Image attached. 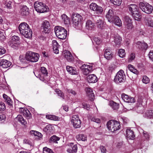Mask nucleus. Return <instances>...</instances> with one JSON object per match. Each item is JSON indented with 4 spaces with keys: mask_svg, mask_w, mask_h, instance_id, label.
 <instances>
[{
    "mask_svg": "<svg viewBox=\"0 0 153 153\" xmlns=\"http://www.w3.org/2000/svg\"><path fill=\"white\" fill-rule=\"evenodd\" d=\"M19 30L20 33L27 38L31 37L32 31L30 28L29 25L25 22L21 23L19 26Z\"/></svg>",
    "mask_w": 153,
    "mask_h": 153,
    "instance_id": "nucleus-1",
    "label": "nucleus"
},
{
    "mask_svg": "<svg viewBox=\"0 0 153 153\" xmlns=\"http://www.w3.org/2000/svg\"><path fill=\"white\" fill-rule=\"evenodd\" d=\"M129 12L134 19L137 21H140L141 19L142 16L139 11L138 7L135 4H131L128 6Z\"/></svg>",
    "mask_w": 153,
    "mask_h": 153,
    "instance_id": "nucleus-2",
    "label": "nucleus"
},
{
    "mask_svg": "<svg viewBox=\"0 0 153 153\" xmlns=\"http://www.w3.org/2000/svg\"><path fill=\"white\" fill-rule=\"evenodd\" d=\"M54 31L56 36L59 39H66L67 35V31L59 26L55 27Z\"/></svg>",
    "mask_w": 153,
    "mask_h": 153,
    "instance_id": "nucleus-3",
    "label": "nucleus"
},
{
    "mask_svg": "<svg viewBox=\"0 0 153 153\" xmlns=\"http://www.w3.org/2000/svg\"><path fill=\"white\" fill-rule=\"evenodd\" d=\"M107 126L109 130L112 132L119 130L120 128V123L114 120H111L108 122Z\"/></svg>",
    "mask_w": 153,
    "mask_h": 153,
    "instance_id": "nucleus-4",
    "label": "nucleus"
},
{
    "mask_svg": "<svg viewBox=\"0 0 153 153\" xmlns=\"http://www.w3.org/2000/svg\"><path fill=\"white\" fill-rule=\"evenodd\" d=\"M34 7L37 12L41 13L47 12L49 10L48 7L45 4L38 1L34 3Z\"/></svg>",
    "mask_w": 153,
    "mask_h": 153,
    "instance_id": "nucleus-5",
    "label": "nucleus"
},
{
    "mask_svg": "<svg viewBox=\"0 0 153 153\" xmlns=\"http://www.w3.org/2000/svg\"><path fill=\"white\" fill-rule=\"evenodd\" d=\"M73 26L76 28L81 25L82 17L79 14L76 13H73L71 16Z\"/></svg>",
    "mask_w": 153,
    "mask_h": 153,
    "instance_id": "nucleus-6",
    "label": "nucleus"
},
{
    "mask_svg": "<svg viewBox=\"0 0 153 153\" xmlns=\"http://www.w3.org/2000/svg\"><path fill=\"white\" fill-rule=\"evenodd\" d=\"M39 54L30 51L27 52L25 56V59L32 62H35L39 59Z\"/></svg>",
    "mask_w": 153,
    "mask_h": 153,
    "instance_id": "nucleus-7",
    "label": "nucleus"
},
{
    "mask_svg": "<svg viewBox=\"0 0 153 153\" xmlns=\"http://www.w3.org/2000/svg\"><path fill=\"white\" fill-rule=\"evenodd\" d=\"M139 8L143 12L148 14L151 13L153 8L152 5L146 2H140L139 4Z\"/></svg>",
    "mask_w": 153,
    "mask_h": 153,
    "instance_id": "nucleus-8",
    "label": "nucleus"
},
{
    "mask_svg": "<svg viewBox=\"0 0 153 153\" xmlns=\"http://www.w3.org/2000/svg\"><path fill=\"white\" fill-rule=\"evenodd\" d=\"M126 79V75L123 70H120L117 73L114 79V81L116 83L124 82Z\"/></svg>",
    "mask_w": 153,
    "mask_h": 153,
    "instance_id": "nucleus-9",
    "label": "nucleus"
},
{
    "mask_svg": "<svg viewBox=\"0 0 153 153\" xmlns=\"http://www.w3.org/2000/svg\"><path fill=\"white\" fill-rule=\"evenodd\" d=\"M71 122L75 128H77L81 127V122L77 115L73 116Z\"/></svg>",
    "mask_w": 153,
    "mask_h": 153,
    "instance_id": "nucleus-10",
    "label": "nucleus"
},
{
    "mask_svg": "<svg viewBox=\"0 0 153 153\" xmlns=\"http://www.w3.org/2000/svg\"><path fill=\"white\" fill-rule=\"evenodd\" d=\"M90 9L96 12L97 13L101 14L103 11L102 8L98 5L94 3H91L89 6Z\"/></svg>",
    "mask_w": 153,
    "mask_h": 153,
    "instance_id": "nucleus-11",
    "label": "nucleus"
},
{
    "mask_svg": "<svg viewBox=\"0 0 153 153\" xmlns=\"http://www.w3.org/2000/svg\"><path fill=\"white\" fill-rule=\"evenodd\" d=\"M83 74L87 75L92 71V66L88 65H83L80 67Z\"/></svg>",
    "mask_w": 153,
    "mask_h": 153,
    "instance_id": "nucleus-12",
    "label": "nucleus"
},
{
    "mask_svg": "<svg viewBox=\"0 0 153 153\" xmlns=\"http://www.w3.org/2000/svg\"><path fill=\"white\" fill-rule=\"evenodd\" d=\"M19 38L16 36H14L12 37L11 39L9 42V45L13 48H16L17 47V42L19 41Z\"/></svg>",
    "mask_w": 153,
    "mask_h": 153,
    "instance_id": "nucleus-13",
    "label": "nucleus"
},
{
    "mask_svg": "<svg viewBox=\"0 0 153 153\" xmlns=\"http://www.w3.org/2000/svg\"><path fill=\"white\" fill-rule=\"evenodd\" d=\"M124 24L125 27L127 29L130 30L133 28L132 20L129 16L125 17Z\"/></svg>",
    "mask_w": 153,
    "mask_h": 153,
    "instance_id": "nucleus-14",
    "label": "nucleus"
},
{
    "mask_svg": "<svg viewBox=\"0 0 153 153\" xmlns=\"http://www.w3.org/2000/svg\"><path fill=\"white\" fill-rule=\"evenodd\" d=\"M96 25L97 27L100 29H103L105 27V23L102 19L98 17L96 22Z\"/></svg>",
    "mask_w": 153,
    "mask_h": 153,
    "instance_id": "nucleus-15",
    "label": "nucleus"
},
{
    "mask_svg": "<svg viewBox=\"0 0 153 153\" xmlns=\"http://www.w3.org/2000/svg\"><path fill=\"white\" fill-rule=\"evenodd\" d=\"M121 98L126 102L133 103L135 102V99L134 98L129 97L128 95L125 94H122Z\"/></svg>",
    "mask_w": 153,
    "mask_h": 153,
    "instance_id": "nucleus-16",
    "label": "nucleus"
},
{
    "mask_svg": "<svg viewBox=\"0 0 153 153\" xmlns=\"http://www.w3.org/2000/svg\"><path fill=\"white\" fill-rule=\"evenodd\" d=\"M11 62L8 60L4 59H0V66L4 68H7L11 65Z\"/></svg>",
    "mask_w": 153,
    "mask_h": 153,
    "instance_id": "nucleus-17",
    "label": "nucleus"
},
{
    "mask_svg": "<svg viewBox=\"0 0 153 153\" xmlns=\"http://www.w3.org/2000/svg\"><path fill=\"white\" fill-rule=\"evenodd\" d=\"M63 55L69 62H71L73 60V57L69 51L66 50L64 51L63 52Z\"/></svg>",
    "mask_w": 153,
    "mask_h": 153,
    "instance_id": "nucleus-18",
    "label": "nucleus"
},
{
    "mask_svg": "<svg viewBox=\"0 0 153 153\" xmlns=\"http://www.w3.org/2000/svg\"><path fill=\"white\" fill-rule=\"evenodd\" d=\"M43 29V31L45 33H49L50 31V25L49 22L47 21H44L42 24Z\"/></svg>",
    "mask_w": 153,
    "mask_h": 153,
    "instance_id": "nucleus-19",
    "label": "nucleus"
},
{
    "mask_svg": "<svg viewBox=\"0 0 153 153\" xmlns=\"http://www.w3.org/2000/svg\"><path fill=\"white\" fill-rule=\"evenodd\" d=\"M106 16L108 19V21L110 22H111L113 21L114 19L116 16H114L112 10L111 9L109 10Z\"/></svg>",
    "mask_w": 153,
    "mask_h": 153,
    "instance_id": "nucleus-20",
    "label": "nucleus"
},
{
    "mask_svg": "<svg viewBox=\"0 0 153 153\" xmlns=\"http://www.w3.org/2000/svg\"><path fill=\"white\" fill-rule=\"evenodd\" d=\"M113 55L111 48H109L105 49L104 56L107 59L109 60L111 59L113 56Z\"/></svg>",
    "mask_w": 153,
    "mask_h": 153,
    "instance_id": "nucleus-21",
    "label": "nucleus"
},
{
    "mask_svg": "<svg viewBox=\"0 0 153 153\" xmlns=\"http://www.w3.org/2000/svg\"><path fill=\"white\" fill-rule=\"evenodd\" d=\"M85 90L89 100H93L94 98V95L92 90L90 88H85Z\"/></svg>",
    "mask_w": 153,
    "mask_h": 153,
    "instance_id": "nucleus-22",
    "label": "nucleus"
},
{
    "mask_svg": "<svg viewBox=\"0 0 153 153\" xmlns=\"http://www.w3.org/2000/svg\"><path fill=\"white\" fill-rule=\"evenodd\" d=\"M136 45L137 47L141 50H146L148 47L147 44L144 42L138 41L137 42Z\"/></svg>",
    "mask_w": 153,
    "mask_h": 153,
    "instance_id": "nucleus-23",
    "label": "nucleus"
},
{
    "mask_svg": "<svg viewBox=\"0 0 153 153\" xmlns=\"http://www.w3.org/2000/svg\"><path fill=\"white\" fill-rule=\"evenodd\" d=\"M87 80L89 83H95L97 81V77L94 74L89 75L87 77Z\"/></svg>",
    "mask_w": 153,
    "mask_h": 153,
    "instance_id": "nucleus-24",
    "label": "nucleus"
},
{
    "mask_svg": "<svg viewBox=\"0 0 153 153\" xmlns=\"http://www.w3.org/2000/svg\"><path fill=\"white\" fill-rule=\"evenodd\" d=\"M52 46L54 53L56 54L58 53V48H59V45L56 40H53L52 41Z\"/></svg>",
    "mask_w": 153,
    "mask_h": 153,
    "instance_id": "nucleus-25",
    "label": "nucleus"
},
{
    "mask_svg": "<svg viewBox=\"0 0 153 153\" xmlns=\"http://www.w3.org/2000/svg\"><path fill=\"white\" fill-rule=\"evenodd\" d=\"M66 69L67 71L71 74L76 75L78 74L77 70L72 66H67Z\"/></svg>",
    "mask_w": 153,
    "mask_h": 153,
    "instance_id": "nucleus-26",
    "label": "nucleus"
},
{
    "mask_svg": "<svg viewBox=\"0 0 153 153\" xmlns=\"http://www.w3.org/2000/svg\"><path fill=\"white\" fill-rule=\"evenodd\" d=\"M126 137L129 139H133L135 137L133 131L130 129H128L126 130Z\"/></svg>",
    "mask_w": 153,
    "mask_h": 153,
    "instance_id": "nucleus-27",
    "label": "nucleus"
},
{
    "mask_svg": "<svg viewBox=\"0 0 153 153\" xmlns=\"http://www.w3.org/2000/svg\"><path fill=\"white\" fill-rule=\"evenodd\" d=\"M61 18L65 25H68L70 24V19L65 14H62L61 16Z\"/></svg>",
    "mask_w": 153,
    "mask_h": 153,
    "instance_id": "nucleus-28",
    "label": "nucleus"
},
{
    "mask_svg": "<svg viewBox=\"0 0 153 153\" xmlns=\"http://www.w3.org/2000/svg\"><path fill=\"white\" fill-rule=\"evenodd\" d=\"M94 26V23L90 20H88L86 22L85 27L88 30H91Z\"/></svg>",
    "mask_w": 153,
    "mask_h": 153,
    "instance_id": "nucleus-29",
    "label": "nucleus"
},
{
    "mask_svg": "<svg viewBox=\"0 0 153 153\" xmlns=\"http://www.w3.org/2000/svg\"><path fill=\"white\" fill-rule=\"evenodd\" d=\"M122 39L119 36L116 35L114 37V42L116 46H119L121 44Z\"/></svg>",
    "mask_w": 153,
    "mask_h": 153,
    "instance_id": "nucleus-30",
    "label": "nucleus"
},
{
    "mask_svg": "<svg viewBox=\"0 0 153 153\" xmlns=\"http://www.w3.org/2000/svg\"><path fill=\"white\" fill-rule=\"evenodd\" d=\"M144 21L146 24L148 26L153 27V20L150 17H146L144 19Z\"/></svg>",
    "mask_w": 153,
    "mask_h": 153,
    "instance_id": "nucleus-31",
    "label": "nucleus"
},
{
    "mask_svg": "<svg viewBox=\"0 0 153 153\" xmlns=\"http://www.w3.org/2000/svg\"><path fill=\"white\" fill-rule=\"evenodd\" d=\"M111 23H114L115 25L119 27H120L122 25L121 20L117 16L115 17L113 21Z\"/></svg>",
    "mask_w": 153,
    "mask_h": 153,
    "instance_id": "nucleus-32",
    "label": "nucleus"
},
{
    "mask_svg": "<svg viewBox=\"0 0 153 153\" xmlns=\"http://www.w3.org/2000/svg\"><path fill=\"white\" fill-rule=\"evenodd\" d=\"M20 12L23 15H27L29 14L28 8L26 6H23L21 9Z\"/></svg>",
    "mask_w": 153,
    "mask_h": 153,
    "instance_id": "nucleus-33",
    "label": "nucleus"
},
{
    "mask_svg": "<svg viewBox=\"0 0 153 153\" xmlns=\"http://www.w3.org/2000/svg\"><path fill=\"white\" fill-rule=\"evenodd\" d=\"M76 138L78 141H85L87 140V137L83 134H79L76 136Z\"/></svg>",
    "mask_w": 153,
    "mask_h": 153,
    "instance_id": "nucleus-34",
    "label": "nucleus"
},
{
    "mask_svg": "<svg viewBox=\"0 0 153 153\" xmlns=\"http://www.w3.org/2000/svg\"><path fill=\"white\" fill-rule=\"evenodd\" d=\"M128 68L131 72L136 74H139L138 71L131 65H128Z\"/></svg>",
    "mask_w": 153,
    "mask_h": 153,
    "instance_id": "nucleus-35",
    "label": "nucleus"
},
{
    "mask_svg": "<svg viewBox=\"0 0 153 153\" xmlns=\"http://www.w3.org/2000/svg\"><path fill=\"white\" fill-rule=\"evenodd\" d=\"M60 139V138L56 136V135H54L52 136L49 139V142L50 143H57V141H59Z\"/></svg>",
    "mask_w": 153,
    "mask_h": 153,
    "instance_id": "nucleus-36",
    "label": "nucleus"
},
{
    "mask_svg": "<svg viewBox=\"0 0 153 153\" xmlns=\"http://www.w3.org/2000/svg\"><path fill=\"white\" fill-rule=\"evenodd\" d=\"M109 105L114 110H117L119 108V104L114 101H110L109 102Z\"/></svg>",
    "mask_w": 153,
    "mask_h": 153,
    "instance_id": "nucleus-37",
    "label": "nucleus"
},
{
    "mask_svg": "<svg viewBox=\"0 0 153 153\" xmlns=\"http://www.w3.org/2000/svg\"><path fill=\"white\" fill-rule=\"evenodd\" d=\"M16 119L22 125H25L27 124L26 121L24 119L21 115H18L16 117Z\"/></svg>",
    "mask_w": 153,
    "mask_h": 153,
    "instance_id": "nucleus-38",
    "label": "nucleus"
},
{
    "mask_svg": "<svg viewBox=\"0 0 153 153\" xmlns=\"http://www.w3.org/2000/svg\"><path fill=\"white\" fill-rule=\"evenodd\" d=\"M145 117L149 119H153V111H146L145 114Z\"/></svg>",
    "mask_w": 153,
    "mask_h": 153,
    "instance_id": "nucleus-39",
    "label": "nucleus"
},
{
    "mask_svg": "<svg viewBox=\"0 0 153 153\" xmlns=\"http://www.w3.org/2000/svg\"><path fill=\"white\" fill-rule=\"evenodd\" d=\"M46 118L48 119L55 121L58 120L60 119L59 117L54 115L48 114L46 115Z\"/></svg>",
    "mask_w": 153,
    "mask_h": 153,
    "instance_id": "nucleus-40",
    "label": "nucleus"
},
{
    "mask_svg": "<svg viewBox=\"0 0 153 153\" xmlns=\"http://www.w3.org/2000/svg\"><path fill=\"white\" fill-rule=\"evenodd\" d=\"M23 115L27 119H30L32 117L29 111L27 109H26V111H25V112H24Z\"/></svg>",
    "mask_w": 153,
    "mask_h": 153,
    "instance_id": "nucleus-41",
    "label": "nucleus"
},
{
    "mask_svg": "<svg viewBox=\"0 0 153 153\" xmlns=\"http://www.w3.org/2000/svg\"><path fill=\"white\" fill-rule=\"evenodd\" d=\"M77 145H74L72 149H68L67 150V152L70 153H76L77 151Z\"/></svg>",
    "mask_w": 153,
    "mask_h": 153,
    "instance_id": "nucleus-42",
    "label": "nucleus"
},
{
    "mask_svg": "<svg viewBox=\"0 0 153 153\" xmlns=\"http://www.w3.org/2000/svg\"><path fill=\"white\" fill-rule=\"evenodd\" d=\"M126 53L124 49H120L119 51V55L121 58H123L125 56Z\"/></svg>",
    "mask_w": 153,
    "mask_h": 153,
    "instance_id": "nucleus-43",
    "label": "nucleus"
},
{
    "mask_svg": "<svg viewBox=\"0 0 153 153\" xmlns=\"http://www.w3.org/2000/svg\"><path fill=\"white\" fill-rule=\"evenodd\" d=\"M55 91L58 94V95L62 98L63 99H64L65 96L63 92H62L61 90L59 89H56Z\"/></svg>",
    "mask_w": 153,
    "mask_h": 153,
    "instance_id": "nucleus-44",
    "label": "nucleus"
},
{
    "mask_svg": "<svg viewBox=\"0 0 153 153\" xmlns=\"http://www.w3.org/2000/svg\"><path fill=\"white\" fill-rule=\"evenodd\" d=\"M30 133L31 134H33L35 136H37L39 137H40L42 136V134L41 133L34 130L30 131Z\"/></svg>",
    "mask_w": 153,
    "mask_h": 153,
    "instance_id": "nucleus-45",
    "label": "nucleus"
},
{
    "mask_svg": "<svg viewBox=\"0 0 153 153\" xmlns=\"http://www.w3.org/2000/svg\"><path fill=\"white\" fill-rule=\"evenodd\" d=\"M43 153H53L52 150L47 147H44L43 149Z\"/></svg>",
    "mask_w": 153,
    "mask_h": 153,
    "instance_id": "nucleus-46",
    "label": "nucleus"
},
{
    "mask_svg": "<svg viewBox=\"0 0 153 153\" xmlns=\"http://www.w3.org/2000/svg\"><path fill=\"white\" fill-rule=\"evenodd\" d=\"M114 5H120L121 3V0H110Z\"/></svg>",
    "mask_w": 153,
    "mask_h": 153,
    "instance_id": "nucleus-47",
    "label": "nucleus"
},
{
    "mask_svg": "<svg viewBox=\"0 0 153 153\" xmlns=\"http://www.w3.org/2000/svg\"><path fill=\"white\" fill-rule=\"evenodd\" d=\"M143 82L146 84L150 82L149 79L146 76H143L142 79Z\"/></svg>",
    "mask_w": 153,
    "mask_h": 153,
    "instance_id": "nucleus-48",
    "label": "nucleus"
},
{
    "mask_svg": "<svg viewBox=\"0 0 153 153\" xmlns=\"http://www.w3.org/2000/svg\"><path fill=\"white\" fill-rule=\"evenodd\" d=\"M44 130L47 132H51V130H52V127L51 125H48L44 128Z\"/></svg>",
    "mask_w": 153,
    "mask_h": 153,
    "instance_id": "nucleus-49",
    "label": "nucleus"
},
{
    "mask_svg": "<svg viewBox=\"0 0 153 153\" xmlns=\"http://www.w3.org/2000/svg\"><path fill=\"white\" fill-rule=\"evenodd\" d=\"M143 99L141 97H139L137 101V105L138 107L143 105Z\"/></svg>",
    "mask_w": 153,
    "mask_h": 153,
    "instance_id": "nucleus-50",
    "label": "nucleus"
},
{
    "mask_svg": "<svg viewBox=\"0 0 153 153\" xmlns=\"http://www.w3.org/2000/svg\"><path fill=\"white\" fill-rule=\"evenodd\" d=\"M40 71L42 74L45 76H47L48 74L47 70L45 67H42L40 69Z\"/></svg>",
    "mask_w": 153,
    "mask_h": 153,
    "instance_id": "nucleus-51",
    "label": "nucleus"
},
{
    "mask_svg": "<svg viewBox=\"0 0 153 153\" xmlns=\"http://www.w3.org/2000/svg\"><path fill=\"white\" fill-rule=\"evenodd\" d=\"M95 43L97 45H100L101 42V40L99 38L97 37H95L93 39Z\"/></svg>",
    "mask_w": 153,
    "mask_h": 153,
    "instance_id": "nucleus-52",
    "label": "nucleus"
},
{
    "mask_svg": "<svg viewBox=\"0 0 153 153\" xmlns=\"http://www.w3.org/2000/svg\"><path fill=\"white\" fill-rule=\"evenodd\" d=\"M6 108L4 103L2 102H0V111H3Z\"/></svg>",
    "mask_w": 153,
    "mask_h": 153,
    "instance_id": "nucleus-53",
    "label": "nucleus"
},
{
    "mask_svg": "<svg viewBox=\"0 0 153 153\" xmlns=\"http://www.w3.org/2000/svg\"><path fill=\"white\" fill-rule=\"evenodd\" d=\"M135 58V54L134 53H132L131 54L129 57V61H131L133 60Z\"/></svg>",
    "mask_w": 153,
    "mask_h": 153,
    "instance_id": "nucleus-54",
    "label": "nucleus"
},
{
    "mask_svg": "<svg viewBox=\"0 0 153 153\" xmlns=\"http://www.w3.org/2000/svg\"><path fill=\"white\" fill-rule=\"evenodd\" d=\"M148 56L149 59L153 61V50H151L150 51Z\"/></svg>",
    "mask_w": 153,
    "mask_h": 153,
    "instance_id": "nucleus-55",
    "label": "nucleus"
},
{
    "mask_svg": "<svg viewBox=\"0 0 153 153\" xmlns=\"http://www.w3.org/2000/svg\"><path fill=\"white\" fill-rule=\"evenodd\" d=\"M91 120L97 123H100V119L95 117L92 118L91 119Z\"/></svg>",
    "mask_w": 153,
    "mask_h": 153,
    "instance_id": "nucleus-56",
    "label": "nucleus"
},
{
    "mask_svg": "<svg viewBox=\"0 0 153 153\" xmlns=\"http://www.w3.org/2000/svg\"><path fill=\"white\" fill-rule=\"evenodd\" d=\"M23 143L25 144H28L31 146H32L33 145L31 142L29 140L26 139L24 140Z\"/></svg>",
    "mask_w": 153,
    "mask_h": 153,
    "instance_id": "nucleus-57",
    "label": "nucleus"
},
{
    "mask_svg": "<svg viewBox=\"0 0 153 153\" xmlns=\"http://www.w3.org/2000/svg\"><path fill=\"white\" fill-rule=\"evenodd\" d=\"M83 108L86 109L87 110H88L90 109V107L89 105L85 103H83L82 104Z\"/></svg>",
    "mask_w": 153,
    "mask_h": 153,
    "instance_id": "nucleus-58",
    "label": "nucleus"
},
{
    "mask_svg": "<svg viewBox=\"0 0 153 153\" xmlns=\"http://www.w3.org/2000/svg\"><path fill=\"white\" fill-rule=\"evenodd\" d=\"M143 135L146 139H149V135L146 131H143Z\"/></svg>",
    "mask_w": 153,
    "mask_h": 153,
    "instance_id": "nucleus-59",
    "label": "nucleus"
},
{
    "mask_svg": "<svg viewBox=\"0 0 153 153\" xmlns=\"http://www.w3.org/2000/svg\"><path fill=\"white\" fill-rule=\"evenodd\" d=\"M6 118V116L4 114H0V121H4Z\"/></svg>",
    "mask_w": 153,
    "mask_h": 153,
    "instance_id": "nucleus-60",
    "label": "nucleus"
},
{
    "mask_svg": "<svg viewBox=\"0 0 153 153\" xmlns=\"http://www.w3.org/2000/svg\"><path fill=\"white\" fill-rule=\"evenodd\" d=\"M100 149L102 152L103 153H106V150L105 147L102 146H100Z\"/></svg>",
    "mask_w": 153,
    "mask_h": 153,
    "instance_id": "nucleus-61",
    "label": "nucleus"
},
{
    "mask_svg": "<svg viewBox=\"0 0 153 153\" xmlns=\"http://www.w3.org/2000/svg\"><path fill=\"white\" fill-rule=\"evenodd\" d=\"M5 101L6 102L8 105H12V102L10 97H9L7 99V100H5Z\"/></svg>",
    "mask_w": 153,
    "mask_h": 153,
    "instance_id": "nucleus-62",
    "label": "nucleus"
},
{
    "mask_svg": "<svg viewBox=\"0 0 153 153\" xmlns=\"http://www.w3.org/2000/svg\"><path fill=\"white\" fill-rule=\"evenodd\" d=\"M11 2L9 1L6 3V6L7 8L11 9Z\"/></svg>",
    "mask_w": 153,
    "mask_h": 153,
    "instance_id": "nucleus-63",
    "label": "nucleus"
},
{
    "mask_svg": "<svg viewBox=\"0 0 153 153\" xmlns=\"http://www.w3.org/2000/svg\"><path fill=\"white\" fill-rule=\"evenodd\" d=\"M6 52V50L3 48H0V55L3 54Z\"/></svg>",
    "mask_w": 153,
    "mask_h": 153,
    "instance_id": "nucleus-64",
    "label": "nucleus"
}]
</instances>
